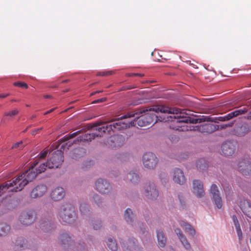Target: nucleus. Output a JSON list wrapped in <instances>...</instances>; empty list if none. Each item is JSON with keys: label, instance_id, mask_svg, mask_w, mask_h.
Segmentation results:
<instances>
[{"label": "nucleus", "instance_id": "1", "mask_svg": "<svg viewBox=\"0 0 251 251\" xmlns=\"http://www.w3.org/2000/svg\"><path fill=\"white\" fill-rule=\"evenodd\" d=\"M186 109H181L177 108L170 107L164 105H154L149 109L143 111L138 110L136 112H130L121 117V120L127 118L133 117L135 115H139L145 113L139 117H136L134 121L135 124L139 126H146L151 125H153L157 120L163 122H171L170 128L180 131L195 130V127L191 128L188 126V121L197 123L203 120L189 118L187 115Z\"/></svg>", "mask_w": 251, "mask_h": 251}, {"label": "nucleus", "instance_id": "2", "mask_svg": "<svg viewBox=\"0 0 251 251\" xmlns=\"http://www.w3.org/2000/svg\"><path fill=\"white\" fill-rule=\"evenodd\" d=\"M98 127H101V124L100 123H95V124L88 125V128L89 131L87 132L84 134H82L77 137L75 140H74L72 142L70 141H68L69 139L75 137L76 135L80 132V130H78L75 132L70 135H67L63 137L61 139V149H63L67 147V149H69L73 144H77L79 142H90L92 139H95L96 137H101L103 135V132H101L100 130H97Z\"/></svg>", "mask_w": 251, "mask_h": 251}, {"label": "nucleus", "instance_id": "3", "mask_svg": "<svg viewBox=\"0 0 251 251\" xmlns=\"http://www.w3.org/2000/svg\"><path fill=\"white\" fill-rule=\"evenodd\" d=\"M64 161V156L63 152L61 151H56L53 152L52 156L48 159L46 163H42L38 167L35 171L33 168L29 169L23 174L25 178L28 180V183L32 181L37 176L38 174L44 172L48 167L49 169L58 168L61 165Z\"/></svg>", "mask_w": 251, "mask_h": 251}, {"label": "nucleus", "instance_id": "4", "mask_svg": "<svg viewBox=\"0 0 251 251\" xmlns=\"http://www.w3.org/2000/svg\"><path fill=\"white\" fill-rule=\"evenodd\" d=\"M21 174L12 179L8 180L0 185V196L6 192H18L21 191L28 184V180Z\"/></svg>", "mask_w": 251, "mask_h": 251}, {"label": "nucleus", "instance_id": "5", "mask_svg": "<svg viewBox=\"0 0 251 251\" xmlns=\"http://www.w3.org/2000/svg\"><path fill=\"white\" fill-rule=\"evenodd\" d=\"M58 244L65 250L71 251H85L86 244L79 240L76 245H73L74 241L67 232L60 233L58 237Z\"/></svg>", "mask_w": 251, "mask_h": 251}, {"label": "nucleus", "instance_id": "6", "mask_svg": "<svg viewBox=\"0 0 251 251\" xmlns=\"http://www.w3.org/2000/svg\"><path fill=\"white\" fill-rule=\"evenodd\" d=\"M58 218L63 225H71L74 223L77 219L74 206L68 203L62 205L58 212Z\"/></svg>", "mask_w": 251, "mask_h": 251}, {"label": "nucleus", "instance_id": "7", "mask_svg": "<svg viewBox=\"0 0 251 251\" xmlns=\"http://www.w3.org/2000/svg\"><path fill=\"white\" fill-rule=\"evenodd\" d=\"M134 121H131L129 122H123L122 120H118L113 123H109L107 124H101V127H98L97 129L98 130L103 132V133H109L110 131H115L116 130H121L130 127L131 126H135Z\"/></svg>", "mask_w": 251, "mask_h": 251}, {"label": "nucleus", "instance_id": "8", "mask_svg": "<svg viewBox=\"0 0 251 251\" xmlns=\"http://www.w3.org/2000/svg\"><path fill=\"white\" fill-rule=\"evenodd\" d=\"M133 133L128 130L126 133V137L121 134H116L111 136L107 141V145L111 148H119L121 147L125 143Z\"/></svg>", "mask_w": 251, "mask_h": 251}, {"label": "nucleus", "instance_id": "9", "mask_svg": "<svg viewBox=\"0 0 251 251\" xmlns=\"http://www.w3.org/2000/svg\"><path fill=\"white\" fill-rule=\"evenodd\" d=\"M142 161L145 168L151 170L156 167L158 162V159L155 154L151 152H148L143 155Z\"/></svg>", "mask_w": 251, "mask_h": 251}, {"label": "nucleus", "instance_id": "10", "mask_svg": "<svg viewBox=\"0 0 251 251\" xmlns=\"http://www.w3.org/2000/svg\"><path fill=\"white\" fill-rule=\"evenodd\" d=\"M143 194L148 200L151 201L156 200L159 196V192L153 183L145 184Z\"/></svg>", "mask_w": 251, "mask_h": 251}, {"label": "nucleus", "instance_id": "11", "mask_svg": "<svg viewBox=\"0 0 251 251\" xmlns=\"http://www.w3.org/2000/svg\"><path fill=\"white\" fill-rule=\"evenodd\" d=\"M187 117L190 119L191 118H194L196 119H202L203 121H198L197 123H193V122H190V121H188V125L190 124H197L200 123L201 122H211L214 123H218V121H226L230 120V117L228 116V114L224 116H221L218 118L216 117H213L211 116H204V115H195L194 117H190L188 115H187Z\"/></svg>", "mask_w": 251, "mask_h": 251}, {"label": "nucleus", "instance_id": "12", "mask_svg": "<svg viewBox=\"0 0 251 251\" xmlns=\"http://www.w3.org/2000/svg\"><path fill=\"white\" fill-rule=\"evenodd\" d=\"M36 219L35 212L33 210L24 211L21 212L19 220L25 226H28L32 224Z\"/></svg>", "mask_w": 251, "mask_h": 251}, {"label": "nucleus", "instance_id": "13", "mask_svg": "<svg viewBox=\"0 0 251 251\" xmlns=\"http://www.w3.org/2000/svg\"><path fill=\"white\" fill-rule=\"evenodd\" d=\"M96 190L102 194H108L112 190V186L106 179H98L95 182Z\"/></svg>", "mask_w": 251, "mask_h": 251}, {"label": "nucleus", "instance_id": "14", "mask_svg": "<svg viewBox=\"0 0 251 251\" xmlns=\"http://www.w3.org/2000/svg\"><path fill=\"white\" fill-rule=\"evenodd\" d=\"M237 149V143L234 141H227L224 143L221 146V150L225 156H232Z\"/></svg>", "mask_w": 251, "mask_h": 251}, {"label": "nucleus", "instance_id": "15", "mask_svg": "<svg viewBox=\"0 0 251 251\" xmlns=\"http://www.w3.org/2000/svg\"><path fill=\"white\" fill-rule=\"evenodd\" d=\"M237 169L243 175H251V162L248 158L241 159L238 163Z\"/></svg>", "mask_w": 251, "mask_h": 251}, {"label": "nucleus", "instance_id": "16", "mask_svg": "<svg viewBox=\"0 0 251 251\" xmlns=\"http://www.w3.org/2000/svg\"><path fill=\"white\" fill-rule=\"evenodd\" d=\"M40 228L44 232H49L54 228V222L50 217H42L40 221Z\"/></svg>", "mask_w": 251, "mask_h": 251}, {"label": "nucleus", "instance_id": "17", "mask_svg": "<svg viewBox=\"0 0 251 251\" xmlns=\"http://www.w3.org/2000/svg\"><path fill=\"white\" fill-rule=\"evenodd\" d=\"M137 243V240L132 237L128 239L127 244H121L124 251H143V248L138 246Z\"/></svg>", "mask_w": 251, "mask_h": 251}, {"label": "nucleus", "instance_id": "18", "mask_svg": "<svg viewBox=\"0 0 251 251\" xmlns=\"http://www.w3.org/2000/svg\"><path fill=\"white\" fill-rule=\"evenodd\" d=\"M47 191V186L44 184H40L34 187L30 194L32 199H37L42 197Z\"/></svg>", "mask_w": 251, "mask_h": 251}, {"label": "nucleus", "instance_id": "19", "mask_svg": "<svg viewBox=\"0 0 251 251\" xmlns=\"http://www.w3.org/2000/svg\"><path fill=\"white\" fill-rule=\"evenodd\" d=\"M210 192L212 195L213 200L216 207L218 209L221 208L223 206V201L220 195L218 187L216 184H213L211 185Z\"/></svg>", "mask_w": 251, "mask_h": 251}, {"label": "nucleus", "instance_id": "20", "mask_svg": "<svg viewBox=\"0 0 251 251\" xmlns=\"http://www.w3.org/2000/svg\"><path fill=\"white\" fill-rule=\"evenodd\" d=\"M173 179L176 183L183 185L186 182V179L181 169L176 168L173 170Z\"/></svg>", "mask_w": 251, "mask_h": 251}, {"label": "nucleus", "instance_id": "21", "mask_svg": "<svg viewBox=\"0 0 251 251\" xmlns=\"http://www.w3.org/2000/svg\"><path fill=\"white\" fill-rule=\"evenodd\" d=\"M65 195V192L64 188L57 186L51 190L50 196L52 200L56 201L61 200L64 197Z\"/></svg>", "mask_w": 251, "mask_h": 251}, {"label": "nucleus", "instance_id": "22", "mask_svg": "<svg viewBox=\"0 0 251 251\" xmlns=\"http://www.w3.org/2000/svg\"><path fill=\"white\" fill-rule=\"evenodd\" d=\"M193 192L198 198H201L204 195L203 185L201 181L199 179L194 180L193 181Z\"/></svg>", "mask_w": 251, "mask_h": 251}, {"label": "nucleus", "instance_id": "23", "mask_svg": "<svg viewBox=\"0 0 251 251\" xmlns=\"http://www.w3.org/2000/svg\"><path fill=\"white\" fill-rule=\"evenodd\" d=\"M219 126L213 124L209 123L201 125L200 126L196 127L197 130L201 132L211 133L219 129Z\"/></svg>", "mask_w": 251, "mask_h": 251}, {"label": "nucleus", "instance_id": "24", "mask_svg": "<svg viewBox=\"0 0 251 251\" xmlns=\"http://www.w3.org/2000/svg\"><path fill=\"white\" fill-rule=\"evenodd\" d=\"M180 226L183 227L186 232L190 235L194 237L196 234V230L195 228L189 223L184 221H180L179 222Z\"/></svg>", "mask_w": 251, "mask_h": 251}, {"label": "nucleus", "instance_id": "25", "mask_svg": "<svg viewBox=\"0 0 251 251\" xmlns=\"http://www.w3.org/2000/svg\"><path fill=\"white\" fill-rule=\"evenodd\" d=\"M156 236L158 244L160 247H165L166 243V238L163 231L159 229L156 230Z\"/></svg>", "mask_w": 251, "mask_h": 251}, {"label": "nucleus", "instance_id": "26", "mask_svg": "<svg viewBox=\"0 0 251 251\" xmlns=\"http://www.w3.org/2000/svg\"><path fill=\"white\" fill-rule=\"evenodd\" d=\"M124 216L127 223L131 225L132 226H135L136 222H134L133 214L131 209L127 208L126 210Z\"/></svg>", "mask_w": 251, "mask_h": 251}, {"label": "nucleus", "instance_id": "27", "mask_svg": "<svg viewBox=\"0 0 251 251\" xmlns=\"http://www.w3.org/2000/svg\"><path fill=\"white\" fill-rule=\"evenodd\" d=\"M126 179L134 184L138 183L140 179L139 175L134 170L131 171L128 173Z\"/></svg>", "mask_w": 251, "mask_h": 251}, {"label": "nucleus", "instance_id": "28", "mask_svg": "<svg viewBox=\"0 0 251 251\" xmlns=\"http://www.w3.org/2000/svg\"><path fill=\"white\" fill-rule=\"evenodd\" d=\"M49 154V150L45 149L42 151L39 154V158L35 159L34 162L32 163L30 168L29 169L33 168V170L36 171L35 169L38 167L37 165L38 164V160L39 159H43L45 158L47 155Z\"/></svg>", "mask_w": 251, "mask_h": 251}, {"label": "nucleus", "instance_id": "29", "mask_svg": "<svg viewBox=\"0 0 251 251\" xmlns=\"http://www.w3.org/2000/svg\"><path fill=\"white\" fill-rule=\"evenodd\" d=\"M240 207L244 214L251 219V204L250 202L244 201L243 205L241 204Z\"/></svg>", "mask_w": 251, "mask_h": 251}, {"label": "nucleus", "instance_id": "30", "mask_svg": "<svg viewBox=\"0 0 251 251\" xmlns=\"http://www.w3.org/2000/svg\"><path fill=\"white\" fill-rule=\"evenodd\" d=\"M208 167L207 161L204 158H201L196 162V167L200 171L206 170Z\"/></svg>", "mask_w": 251, "mask_h": 251}, {"label": "nucleus", "instance_id": "31", "mask_svg": "<svg viewBox=\"0 0 251 251\" xmlns=\"http://www.w3.org/2000/svg\"><path fill=\"white\" fill-rule=\"evenodd\" d=\"M86 150L82 148L75 149L72 152V157L76 159L86 154Z\"/></svg>", "mask_w": 251, "mask_h": 251}, {"label": "nucleus", "instance_id": "32", "mask_svg": "<svg viewBox=\"0 0 251 251\" xmlns=\"http://www.w3.org/2000/svg\"><path fill=\"white\" fill-rule=\"evenodd\" d=\"M14 244L15 246H17L21 250L24 249L27 247V240L22 237L17 238Z\"/></svg>", "mask_w": 251, "mask_h": 251}, {"label": "nucleus", "instance_id": "33", "mask_svg": "<svg viewBox=\"0 0 251 251\" xmlns=\"http://www.w3.org/2000/svg\"><path fill=\"white\" fill-rule=\"evenodd\" d=\"M10 226L4 223H0V236L6 235L10 230Z\"/></svg>", "mask_w": 251, "mask_h": 251}, {"label": "nucleus", "instance_id": "34", "mask_svg": "<svg viewBox=\"0 0 251 251\" xmlns=\"http://www.w3.org/2000/svg\"><path fill=\"white\" fill-rule=\"evenodd\" d=\"M107 245L108 248L112 251H116L118 249L116 241L113 237H109L108 238Z\"/></svg>", "mask_w": 251, "mask_h": 251}, {"label": "nucleus", "instance_id": "35", "mask_svg": "<svg viewBox=\"0 0 251 251\" xmlns=\"http://www.w3.org/2000/svg\"><path fill=\"white\" fill-rule=\"evenodd\" d=\"M248 109L246 108H242L228 113V116L230 117V119H232L233 117L246 113Z\"/></svg>", "mask_w": 251, "mask_h": 251}, {"label": "nucleus", "instance_id": "36", "mask_svg": "<svg viewBox=\"0 0 251 251\" xmlns=\"http://www.w3.org/2000/svg\"><path fill=\"white\" fill-rule=\"evenodd\" d=\"M89 222L91 226L95 230L99 229L101 227V222L100 219H92Z\"/></svg>", "mask_w": 251, "mask_h": 251}, {"label": "nucleus", "instance_id": "37", "mask_svg": "<svg viewBox=\"0 0 251 251\" xmlns=\"http://www.w3.org/2000/svg\"><path fill=\"white\" fill-rule=\"evenodd\" d=\"M79 210L81 214L86 215L89 212V206L86 202H82L80 203Z\"/></svg>", "mask_w": 251, "mask_h": 251}, {"label": "nucleus", "instance_id": "38", "mask_svg": "<svg viewBox=\"0 0 251 251\" xmlns=\"http://www.w3.org/2000/svg\"><path fill=\"white\" fill-rule=\"evenodd\" d=\"M180 242L181 243L182 245L184 247V248L186 250H190L191 249V246L190 244L189 243L188 241L187 240L185 235L182 236L181 238H180L179 239Z\"/></svg>", "mask_w": 251, "mask_h": 251}, {"label": "nucleus", "instance_id": "39", "mask_svg": "<svg viewBox=\"0 0 251 251\" xmlns=\"http://www.w3.org/2000/svg\"><path fill=\"white\" fill-rule=\"evenodd\" d=\"M92 199L94 200L95 203L99 206L100 207L102 203V200L100 197L97 194H95L92 196Z\"/></svg>", "mask_w": 251, "mask_h": 251}, {"label": "nucleus", "instance_id": "40", "mask_svg": "<svg viewBox=\"0 0 251 251\" xmlns=\"http://www.w3.org/2000/svg\"><path fill=\"white\" fill-rule=\"evenodd\" d=\"M178 199L179 200L180 205L182 208H184L186 207V201L183 194L179 193L178 194Z\"/></svg>", "mask_w": 251, "mask_h": 251}, {"label": "nucleus", "instance_id": "41", "mask_svg": "<svg viewBox=\"0 0 251 251\" xmlns=\"http://www.w3.org/2000/svg\"><path fill=\"white\" fill-rule=\"evenodd\" d=\"M137 224L138 225V226H136V223L135 224V226H133L135 227V229L139 230L142 234H145V235H147V234H146L145 228L143 224L139 222H137Z\"/></svg>", "mask_w": 251, "mask_h": 251}, {"label": "nucleus", "instance_id": "42", "mask_svg": "<svg viewBox=\"0 0 251 251\" xmlns=\"http://www.w3.org/2000/svg\"><path fill=\"white\" fill-rule=\"evenodd\" d=\"M113 73L112 71H104L102 72H98L97 74L98 76H107L112 75Z\"/></svg>", "mask_w": 251, "mask_h": 251}, {"label": "nucleus", "instance_id": "43", "mask_svg": "<svg viewBox=\"0 0 251 251\" xmlns=\"http://www.w3.org/2000/svg\"><path fill=\"white\" fill-rule=\"evenodd\" d=\"M19 111L17 109H14L13 110H12L11 111H9L8 112H6L4 113V116H10V117H13L14 116H15L18 113Z\"/></svg>", "mask_w": 251, "mask_h": 251}, {"label": "nucleus", "instance_id": "44", "mask_svg": "<svg viewBox=\"0 0 251 251\" xmlns=\"http://www.w3.org/2000/svg\"><path fill=\"white\" fill-rule=\"evenodd\" d=\"M24 145H23V141H21L20 142H17L15 143L12 147V149H17L19 148L20 149H22L24 147Z\"/></svg>", "mask_w": 251, "mask_h": 251}, {"label": "nucleus", "instance_id": "45", "mask_svg": "<svg viewBox=\"0 0 251 251\" xmlns=\"http://www.w3.org/2000/svg\"><path fill=\"white\" fill-rule=\"evenodd\" d=\"M236 230L239 240L241 241L243 239V234L240 226L236 227Z\"/></svg>", "mask_w": 251, "mask_h": 251}, {"label": "nucleus", "instance_id": "46", "mask_svg": "<svg viewBox=\"0 0 251 251\" xmlns=\"http://www.w3.org/2000/svg\"><path fill=\"white\" fill-rule=\"evenodd\" d=\"M14 85L16 86H18L20 87H22V88H28V86L26 83H25L24 82H20V81L15 82Z\"/></svg>", "mask_w": 251, "mask_h": 251}, {"label": "nucleus", "instance_id": "47", "mask_svg": "<svg viewBox=\"0 0 251 251\" xmlns=\"http://www.w3.org/2000/svg\"><path fill=\"white\" fill-rule=\"evenodd\" d=\"M232 219L234 225V226H235V228L236 227H238L240 226V224H239V223L238 222L237 218V217L235 215H233L232 216Z\"/></svg>", "mask_w": 251, "mask_h": 251}, {"label": "nucleus", "instance_id": "48", "mask_svg": "<svg viewBox=\"0 0 251 251\" xmlns=\"http://www.w3.org/2000/svg\"><path fill=\"white\" fill-rule=\"evenodd\" d=\"M175 232L176 233V234L177 235L178 239H179L180 238H181L182 236H184L185 235L182 233V232L181 231L180 229L179 228H176L175 230Z\"/></svg>", "mask_w": 251, "mask_h": 251}, {"label": "nucleus", "instance_id": "49", "mask_svg": "<svg viewBox=\"0 0 251 251\" xmlns=\"http://www.w3.org/2000/svg\"><path fill=\"white\" fill-rule=\"evenodd\" d=\"M170 139L173 142H175V141H178V137L177 136L175 135V136H171Z\"/></svg>", "mask_w": 251, "mask_h": 251}, {"label": "nucleus", "instance_id": "50", "mask_svg": "<svg viewBox=\"0 0 251 251\" xmlns=\"http://www.w3.org/2000/svg\"><path fill=\"white\" fill-rule=\"evenodd\" d=\"M144 75L143 74H140V73H133L130 76H138L140 77H142Z\"/></svg>", "mask_w": 251, "mask_h": 251}, {"label": "nucleus", "instance_id": "51", "mask_svg": "<svg viewBox=\"0 0 251 251\" xmlns=\"http://www.w3.org/2000/svg\"><path fill=\"white\" fill-rule=\"evenodd\" d=\"M9 95L8 94H0V98H5Z\"/></svg>", "mask_w": 251, "mask_h": 251}, {"label": "nucleus", "instance_id": "52", "mask_svg": "<svg viewBox=\"0 0 251 251\" xmlns=\"http://www.w3.org/2000/svg\"><path fill=\"white\" fill-rule=\"evenodd\" d=\"M41 129H42V128H37L36 130L33 131L32 133V135L36 134L37 131H40Z\"/></svg>", "mask_w": 251, "mask_h": 251}, {"label": "nucleus", "instance_id": "53", "mask_svg": "<svg viewBox=\"0 0 251 251\" xmlns=\"http://www.w3.org/2000/svg\"><path fill=\"white\" fill-rule=\"evenodd\" d=\"M44 98H47V99H49V98H51V96L50 95H46L44 96Z\"/></svg>", "mask_w": 251, "mask_h": 251}, {"label": "nucleus", "instance_id": "54", "mask_svg": "<svg viewBox=\"0 0 251 251\" xmlns=\"http://www.w3.org/2000/svg\"><path fill=\"white\" fill-rule=\"evenodd\" d=\"M55 109V108H52V109H50V110H49V112L51 113V112H53L54 110Z\"/></svg>", "mask_w": 251, "mask_h": 251}, {"label": "nucleus", "instance_id": "55", "mask_svg": "<svg viewBox=\"0 0 251 251\" xmlns=\"http://www.w3.org/2000/svg\"><path fill=\"white\" fill-rule=\"evenodd\" d=\"M49 113H50L49 112V111L48 110V111H46V112L44 113V115H47V114H48Z\"/></svg>", "mask_w": 251, "mask_h": 251}, {"label": "nucleus", "instance_id": "56", "mask_svg": "<svg viewBox=\"0 0 251 251\" xmlns=\"http://www.w3.org/2000/svg\"><path fill=\"white\" fill-rule=\"evenodd\" d=\"M98 101H103V99H101L100 100H99Z\"/></svg>", "mask_w": 251, "mask_h": 251}, {"label": "nucleus", "instance_id": "57", "mask_svg": "<svg viewBox=\"0 0 251 251\" xmlns=\"http://www.w3.org/2000/svg\"><path fill=\"white\" fill-rule=\"evenodd\" d=\"M221 184H222V186H223V187H224V183H223V182H221Z\"/></svg>", "mask_w": 251, "mask_h": 251}, {"label": "nucleus", "instance_id": "58", "mask_svg": "<svg viewBox=\"0 0 251 251\" xmlns=\"http://www.w3.org/2000/svg\"><path fill=\"white\" fill-rule=\"evenodd\" d=\"M249 117L251 119V112H250V115L249 116Z\"/></svg>", "mask_w": 251, "mask_h": 251}, {"label": "nucleus", "instance_id": "59", "mask_svg": "<svg viewBox=\"0 0 251 251\" xmlns=\"http://www.w3.org/2000/svg\"><path fill=\"white\" fill-rule=\"evenodd\" d=\"M245 128V126H241V128Z\"/></svg>", "mask_w": 251, "mask_h": 251}]
</instances>
